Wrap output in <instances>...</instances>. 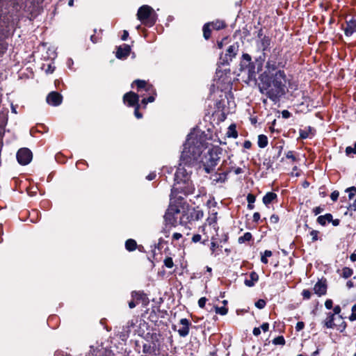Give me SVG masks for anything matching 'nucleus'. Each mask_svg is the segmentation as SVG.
Masks as SVG:
<instances>
[{"label": "nucleus", "mask_w": 356, "mask_h": 356, "mask_svg": "<svg viewBox=\"0 0 356 356\" xmlns=\"http://www.w3.org/2000/svg\"><path fill=\"white\" fill-rule=\"evenodd\" d=\"M204 148V139L202 134L191 133L188 135L186 142L181 155V163L175 174V184L171 190V196L178 193L184 195L193 194L195 186L191 180V166L198 161Z\"/></svg>", "instance_id": "obj_1"}, {"label": "nucleus", "mask_w": 356, "mask_h": 356, "mask_svg": "<svg viewBox=\"0 0 356 356\" xmlns=\"http://www.w3.org/2000/svg\"><path fill=\"white\" fill-rule=\"evenodd\" d=\"M27 0H0V22L33 21L42 10L44 0H33L29 7H24Z\"/></svg>", "instance_id": "obj_2"}, {"label": "nucleus", "mask_w": 356, "mask_h": 356, "mask_svg": "<svg viewBox=\"0 0 356 356\" xmlns=\"http://www.w3.org/2000/svg\"><path fill=\"white\" fill-rule=\"evenodd\" d=\"M262 81L267 84L266 94L268 98L276 102L284 93L286 75L284 71L277 70L270 76L262 78Z\"/></svg>", "instance_id": "obj_3"}, {"label": "nucleus", "mask_w": 356, "mask_h": 356, "mask_svg": "<svg viewBox=\"0 0 356 356\" xmlns=\"http://www.w3.org/2000/svg\"><path fill=\"white\" fill-rule=\"evenodd\" d=\"M220 150L218 147H213L209 149L202 157H199L197 162H200L204 166V169L207 173L212 172L213 168L218 164L220 160ZM201 156V155L200 156Z\"/></svg>", "instance_id": "obj_4"}, {"label": "nucleus", "mask_w": 356, "mask_h": 356, "mask_svg": "<svg viewBox=\"0 0 356 356\" xmlns=\"http://www.w3.org/2000/svg\"><path fill=\"white\" fill-rule=\"evenodd\" d=\"M13 29L9 24H0V56L7 50L8 44L5 39L11 34Z\"/></svg>", "instance_id": "obj_5"}, {"label": "nucleus", "mask_w": 356, "mask_h": 356, "mask_svg": "<svg viewBox=\"0 0 356 356\" xmlns=\"http://www.w3.org/2000/svg\"><path fill=\"white\" fill-rule=\"evenodd\" d=\"M241 70L242 72L246 74L249 78H252L256 74L255 66L251 63L250 56L247 54L243 55Z\"/></svg>", "instance_id": "obj_6"}, {"label": "nucleus", "mask_w": 356, "mask_h": 356, "mask_svg": "<svg viewBox=\"0 0 356 356\" xmlns=\"http://www.w3.org/2000/svg\"><path fill=\"white\" fill-rule=\"evenodd\" d=\"M17 159L21 165H27L32 159V152L28 148H22L17 153Z\"/></svg>", "instance_id": "obj_7"}, {"label": "nucleus", "mask_w": 356, "mask_h": 356, "mask_svg": "<svg viewBox=\"0 0 356 356\" xmlns=\"http://www.w3.org/2000/svg\"><path fill=\"white\" fill-rule=\"evenodd\" d=\"M238 47L239 46L236 42L229 45L226 49L225 57L223 58L221 57L220 58L223 60L224 63H228L229 61H232L233 58L237 54Z\"/></svg>", "instance_id": "obj_8"}, {"label": "nucleus", "mask_w": 356, "mask_h": 356, "mask_svg": "<svg viewBox=\"0 0 356 356\" xmlns=\"http://www.w3.org/2000/svg\"><path fill=\"white\" fill-rule=\"evenodd\" d=\"M278 64L276 62V56H271L270 59L266 63V71L264 73V77L270 76L272 74H274L277 71Z\"/></svg>", "instance_id": "obj_9"}, {"label": "nucleus", "mask_w": 356, "mask_h": 356, "mask_svg": "<svg viewBox=\"0 0 356 356\" xmlns=\"http://www.w3.org/2000/svg\"><path fill=\"white\" fill-rule=\"evenodd\" d=\"M47 102L53 106H59L62 103L63 97L57 92H51L47 97Z\"/></svg>", "instance_id": "obj_10"}, {"label": "nucleus", "mask_w": 356, "mask_h": 356, "mask_svg": "<svg viewBox=\"0 0 356 356\" xmlns=\"http://www.w3.org/2000/svg\"><path fill=\"white\" fill-rule=\"evenodd\" d=\"M152 11V8L147 5H143L139 8L137 17L138 19L140 21H143L145 19H149V15H151Z\"/></svg>", "instance_id": "obj_11"}, {"label": "nucleus", "mask_w": 356, "mask_h": 356, "mask_svg": "<svg viewBox=\"0 0 356 356\" xmlns=\"http://www.w3.org/2000/svg\"><path fill=\"white\" fill-rule=\"evenodd\" d=\"M138 95L133 92H127L123 97L124 102H127L129 106L138 105Z\"/></svg>", "instance_id": "obj_12"}, {"label": "nucleus", "mask_w": 356, "mask_h": 356, "mask_svg": "<svg viewBox=\"0 0 356 356\" xmlns=\"http://www.w3.org/2000/svg\"><path fill=\"white\" fill-rule=\"evenodd\" d=\"M179 323L182 327L178 330V333L180 337H185L189 334V326L191 323L186 318H181Z\"/></svg>", "instance_id": "obj_13"}, {"label": "nucleus", "mask_w": 356, "mask_h": 356, "mask_svg": "<svg viewBox=\"0 0 356 356\" xmlns=\"http://www.w3.org/2000/svg\"><path fill=\"white\" fill-rule=\"evenodd\" d=\"M314 291L316 294L321 296L322 295H325L327 291V285L325 280L318 281L314 286Z\"/></svg>", "instance_id": "obj_14"}, {"label": "nucleus", "mask_w": 356, "mask_h": 356, "mask_svg": "<svg viewBox=\"0 0 356 356\" xmlns=\"http://www.w3.org/2000/svg\"><path fill=\"white\" fill-rule=\"evenodd\" d=\"M131 48L129 45L124 44L123 47L120 46L118 48L116 52V57L118 58H126L129 56Z\"/></svg>", "instance_id": "obj_15"}, {"label": "nucleus", "mask_w": 356, "mask_h": 356, "mask_svg": "<svg viewBox=\"0 0 356 356\" xmlns=\"http://www.w3.org/2000/svg\"><path fill=\"white\" fill-rule=\"evenodd\" d=\"M259 280V275L257 273L252 271L250 274V280H245L244 284L248 287L253 286Z\"/></svg>", "instance_id": "obj_16"}, {"label": "nucleus", "mask_w": 356, "mask_h": 356, "mask_svg": "<svg viewBox=\"0 0 356 356\" xmlns=\"http://www.w3.org/2000/svg\"><path fill=\"white\" fill-rule=\"evenodd\" d=\"M299 133H300V138H301L302 139H305L312 136H314V129L311 127H308L304 129H300Z\"/></svg>", "instance_id": "obj_17"}, {"label": "nucleus", "mask_w": 356, "mask_h": 356, "mask_svg": "<svg viewBox=\"0 0 356 356\" xmlns=\"http://www.w3.org/2000/svg\"><path fill=\"white\" fill-rule=\"evenodd\" d=\"M164 219L168 225L175 226L177 224V217L171 214L170 212H168V211L165 213Z\"/></svg>", "instance_id": "obj_18"}, {"label": "nucleus", "mask_w": 356, "mask_h": 356, "mask_svg": "<svg viewBox=\"0 0 356 356\" xmlns=\"http://www.w3.org/2000/svg\"><path fill=\"white\" fill-rule=\"evenodd\" d=\"M277 194L273 192H268L263 197V202L265 205L270 204L277 198Z\"/></svg>", "instance_id": "obj_19"}, {"label": "nucleus", "mask_w": 356, "mask_h": 356, "mask_svg": "<svg viewBox=\"0 0 356 356\" xmlns=\"http://www.w3.org/2000/svg\"><path fill=\"white\" fill-rule=\"evenodd\" d=\"M343 29L346 36H350L356 31V24H346L345 27L343 26Z\"/></svg>", "instance_id": "obj_20"}, {"label": "nucleus", "mask_w": 356, "mask_h": 356, "mask_svg": "<svg viewBox=\"0 0 356 356\" xmlns=\"http://www.w3.org/2000/svg\"><path fill=\"white\" fill-rule=\"evenodd\" d=\"M270 45V39L268 37L264 35L262 38H261L259 47L263 51L267 50L269 48Z\"/></svg>", "instance_id": "obj_21"}, {"label": "nucleus", "mask_w": 356, "mask_h": 356, "mask_svg": "<svg viewBox=\"0 0 356 356\" xmlns=\"http://www.w3.org/2000/svg\"><path fill=\"white\" fill-rule=\"evenodd\" d=\"M214 24H205L203 26V35L206 40H208L211 36V32L213 29L211 26H213Z\"/></svg>", "instance_id": "obj_22"}, {"label": "nucleus", "mask_w": 356, "mask_h": 356, "mask_svg": "<svg viewBox=\"0 0 356 356\" xmlns=\"http://www.w3.org/2000/svg\"><path fill=\"white\" fill-rule=\"evenodd\" d=\"M334 315L332 313L327 314V317L325 320L324 325L327 328H332L334 326Z\"/></svg>", "instance_id": "obj_23"}, {"label": "nucleus", "mask_w": 356, "mask_h": 356, "mask_svg": "<svg viewBox=\"0 0 356 356\" xmlns=\"http://www.w3.org/2000/svg\"><path fill=\"white\" fill-rule=\"evenodd\" d=\"M332 220V214L327 213L324 216H320L317 218V222L321 225H325L327 222H330Z\"/></svg>", "instance_id": "obj_24"}, {"label": "nucleus", "mask_w": 356, "mask_h": 356, "mask_svg": "<svg viewBox=\"0 0 356 356\" xmlns=\"http://www.w3.org/2000/svg\"><path fill=\"white\" fill-rule=\"evenodd\" d=\"M136 242L134 239H128L125 243V248L128 251H134L136 248Z\"/></svg>", "instance_id": "obj_25"}, {"label": "nucleus", "mask_w": 356, "mask_h": 356, "mask_svg": "<svg viewBox=\"0 0 356 356\" xmlns=\"http://www.w3.org/2000/svg\"><path fill=\"white\" fill-rule=\"evenodd\" d=\"M268 145V138L265 135H259L258 137V145L261 148H264Z\"/></svg>", "instance_id": "obj_26"}, {"label": "nucleus", "mask_w": 356, "mask_h": 356, "mask_svg": "<svg viewBox=\"0 0 356 356\" xmlns=\"http://www.w3.org/2000/svg\"><path fill=\"white\" fill-rule=\"evenodd\" d=\"M252 238V234L250 232L245 233L242 236H240L238 239L239 243H243L245 241H249Z\"/></svg>", "instance_id": "obj_27"}, {"label": "nucleus", "mask_w": 356, "mask_h": 356, "mask_svg": "<svg viewBox=\"0 0 356 356\" xmlns=\"http://www.w3.org/2000/svg\"><path fill=\"white\" fill-rule=\"evenodd\" d=\"M353 275V270L350 268L345 267L342 269V277L345 279L350 277Z\"/></svg>", "instance_id": "obj_28"}, {"label": "nucleus", "mask_w": 356, "mask_h": 356, "mask_svg": "<svg viewBox=\"0 0 356 356\" xmlns=\"http://www.w3.org/2000/svg\"><path fill=\"white\" fill-rule=\"evenodd\" d=\"M345 192L348 193V198L351 200L356 194V187L352 186L346 189Z\"/></svg>", "instance_id": "obj_29"}, {"label": "nucleus", "mask_w": 356, "mask_h": 356, "mask_svg": "<svg viewBox=\"0 0 356 356\" xmlns=\"http://www.w3.org/2000/svg\"><path fill=\"white\" fill-rule=\"evenodd\" d=\"M227 134L229 137H233V138L237 137L238 134H237L236 131L235 130L234 125L229 126V131H227Z\"/></svg>", "instance_id": "obj_30"}, {"label": "nucleus", "mask_w": 356, "mask_h": 356, "mask_svg": "<svg viewBox=\"0 0 356 356\" xmlns=\"http://www.w3.org/2000/svg\"><path fill=\"white\" fill-rule=\"evenodd\" d=\"M167 211L168 212H170V213L174 215L175 216H176V215H177L180 213L179 209L177 206H175V205H170L168 207Z\"/></svg>", "instance_id": "obj_31"}, {"label": "nucleus", "mask_w": 356, "mask_h": 356, "mask_svg": "<svg viewBox=\"0 0 356 356\" xmlns=\"http://www.w3.org/2000/svg\"><path fill=\"white\" fill-rule=\"evenodd\" d=\"M216 215H217V211H215L214 210H213L211 216L208 217V218L207 219V220L209 225H212L216 222V219H217Z\"/></svg>", "instance_id": "obj_32"}, {"label": "nucleus", "mask_w": 356, "mask_h": 356, "mask_svg": "<svg viewBox=\"0 0 356 356\" xmlns=\"http://www.w3.org/2000/svg\"><path fill=\"white\" fill-rule=\"evenodd\" d=\"M204 213L202 210H197L193 212L192 214V218H193L195 220H198L203 218Z\"/></svg>", "instance_id": "obj_33"}, {"label": "nucleus", "mask_w": 356, "mask_h": 356, "mask_svg": "<svg viewBox=\"0 0 356 356\" xmlns=\"http://www.w3.org/2000/svg\"><path fill=\"white\" fill-rule=\"evenodd\" d=\"M273 343L275 345H284L285 339L282 336H279L273 340Z\"/></svg>", "instance_id": "obj_34"}, {"label": "nucleus", "mask_w": 356, "mask_h": 356, "mask_svg": "<svg viewBox=\"0 0 356 356\" xmlns=\"http://www.w3.org/2000/svg\"><path fill=\"white\" fill-rule=\"evenodd\" d=\"M214 308H215L216 313L219 314L220 315H225L228 311L225 307H219L216 306V307H214Z\"/></svg>", "instance_id": "obj_35"}, {"label": "nucleus", "mask_w": 356, "mask_h": 356, "mask_svg": "<svg viewBox=\"0 0 356 356\" xmlns=\"http://www.w3.org/2000/svg\"><path fill=\"white\" fill-rule=\"evenodd\" d=\"M164 264L168 268H172L174 265L172 259L171 257H166L164 259Z\"/></svg>", "instance_id": "obj_36"}, {"label": "nucleus", "mask_w": 356, "mask_h": 356, "mask_svg": "<svg viewBox=\"0 0 356 356\" xmlns=\"http://www.w3.org/2000/svg\"><path fill=\"white\" fill-rule=\"evenodd\" d=\"M350 321H356V304L352 307V314L349 316Z\"/></svg>", "instance_id": "obj_37"}, {"label": "nucleus", "mask_w": 356, "mask_h": 356, "mask_svg": "<svg viewBox=\"0 0 356 356\" xmlns=\"http://www.w3.org/2000/svg\"><path fill=\"white\" fill-rule=\"evenodd\" d=\"M346 153L347 155L350 154H356V143L354 144V147L348 146L346 148Z\"/></svg>", "instance_id": "obj_38"}, {"label": "nucleus", "mask_w": 356, "mask_h": 356, "mask_svg": "<svg viewBox=\"0 0 356 356\" xmlns=\"http://www.w3.org/2000/svg\"><path fill=\"white\" fill-rule=\"evenodd\" d=\"M255 306L258 308V309H263L264 308V307L266 306V302L264 300H262V299H259V300H257L256 302H255Z\"/></svg>", "instance_id": "obj_39"}, {"label": "nucleus", "mask_w": 356, "mask_h": 356, "mask_svg": "<svg viewBox=\"0 0 356 356\" xmlns=\"http://www.w3.org/2000/svg\"><path fill=\"white\" fill-rule=\"evenodd\" d=\"M138 88H144L146 86V82L143 80L137 79L134 81Z\"/></svg>", "instance_id": "obj_40"}, {"label": "nucleus", "mask_w": 356, "mask_h": 356, "mask_svg": "<svg viewBox=\"0 0 356 356\" xmlns=\"http://www.w3.org/2000/svg\"><path fill=\"white\" fill-rule=\"evenodd\" d=\"M149 19L151 21L150 22H155L158 19V15L153 9Z\"/></svg>", "instance_id": "obj_41"}, {"label": "nucleus", "mask_w": 356, "mask_h": 356, "mask_svg": "<svg viewBox=\"0 0 356 356\" xmlns=\"http://www.w3.org/2000/svg\"><path fill=\"white\" fill-rule=\"evenodd\" d=\"M302 296H303V298L305 299L308 300V299H309L311 298L312 293H311V292L309 290L305 289V290L302 291Z\"/></svg>", "instance_id": "obj_42"}, {"label": "nucleus", "mask_w": 356, "mask_h": 356, "mask_svg": "<svg viewBox=\"0 0 356 356\" xmlns=\"http://www.w3.org/2000/svg\"><path fill=\"white\" fill-rule=\"evenodd\" d=\"M339 195V193L337 191H333L330 195V198L332 201L335 202L337 200Z\"/></svg>", "instance_id": "obj_43"}, {"label": "nucleus", "mask_w": 356, "mask_h": 356, "mask_svg": "<svg viewBox=\"0 0 356 356\" xmlns=\"http://www.w3.org/2000/svg\"><path fill=\"white\" fill-rule=\"evenodd\" d=\"M211 27L213 29L218 31V30L224 29L225 27V24H214V25L211 26Z\"/></svg>", "instance_id": "obj_44"}, {"label": "nucleus", "mask_w": 356, "mask_h": 356, "mask_svg": "<svg viewBox=\"0 0 356 356\" xmlns=\"http://www.w3.org/2000/svg\"><path fill=\"white\" fill-rule=\"evenodd\" d=\"M278 221H279V217H278V216L273 214V215H272V216H270V223L276 224V223H277V222H278Z\"/></svg>", "instance_id": "obj_45"}, {"label": "nucleus", "mask_w": 356, "mask_h": 356, "mask_svg": "<svg viewBox=\"0 0 356 356\" xmlns=\"http://www.w3.org/2000/svg\"><path fill=\"white\" fill-rule=\"evenodd\" d=\"M318 232L316 231V230H312L311 232H310V235L312 236V241H316L318 240Z\"/></svg>", "instance_id": "obj_46"}, {"label": "nucleus", "mask_w": 356, "mask_h": 356, "mask_svg": "<svg viewBox=\"0 0 356 356\" xmlns=\"http://www.w3.org/2000/svg\"><path fill=\"white\" fill-rule=\"evenodd\" d=\"M247 201L250 204H254V202H255V196L251 193L248 194L247 196Z\"/></svg>", "instance_id": "obj_47"}, {"label": "nucleus", "mask_w": 356, "mask_h": 356, "mask_svg": "<svg viewBox=\"0 0 356 356\" xmlns=\"http://www.w3.org/2000/svg\"><path fill=\"white\" fill-rule=\"evenodd\" d=\"M6 124L5 115L3 113H0V128H2Z\"/></svg>", "instance_id": "obj_48"}, {"label": "nucleus", "mask_w": 356, "mask_h": 356, "mask_svg": "<svg viewBox=\"0 0 356 356\" xmlns=\"http://www.w3.org/2000/svg\"><path fill=\"white\" fill-rule=\"evenodd\" d=\"M305 327V323L302 321H299L297 323L296 325V330L297 331H300L302 330Z\"/></svg>", "instance_id": "obj_49"}, {"label": "nucleus", "mask_w": 356, "mask_h": 356, "mask_svg": "<svg viewBox=\"0 0 356 356\" xmlns=\"http://www.w3.org/2000/svg\"><path fill=\"white\" fill-rule=\"evenodd\" d=\"M206 302H207L206 298H201L198 300V305L200 306V307L203 308L205 306Z\"/></svg>", "instance_id": "obj_50"}, {"label": "nucleus", "mask_w": 356, "mask_h": 356, "mask_svg": "<svg viewBox=\"0 0 356 356\" xmlns=\"http://www.w3.org/2000/svg\"><path fill=\"white\" fill-rule=\"evenodd\" d=\"M323 211V209L321 207H316L313 209V213L315 216L322 213Z\"/></svg>", "instance_id": "obj_51"}, {"label": "nucleus", "mask_w": 356, "mask_h": 356, "mask_svg": "<svg viewBox=\"0 0 356 356\" xmlns=\"http://www.w3.org/2000/svg\"><path fill=\"white\" fill-rule=\"evenodd\" d=\"M332 305H333V302H332V300H327L325 302V307L327 309H330L332 308Z\"/></svg>", "instance_id": "obj_52"}, {"label": "nucleus", "mask_w": 356, "mask_h": 356, "mask_svg": "<svg viewBox=\"0 0 356 356\" xmlns=\"http://www.w3.org/2000/svg\"><path fill=\"white\" fill-rule=\"evenodd\" d=\"M201 238H202L201 235H200V234H195L192 237V241L193 243H197V242H199L201 240Z\"/></svg>", "instance_id": "obj_53"}, {"label": "nucleus", "mask_w": 356, "mask_h": 356, "mask_svg": "<svg viewBox=\"0 0 356 356\" xmlns=\"http://www.w3.org/2000/svg\"><path fill=\"white\" fill-rule=\"evenodd\" d=\"M286 157L287 159H292L293 161H295L296 160V157L295 156L293 155V152L292 151H289L286 154Z\"/></svg>", "instance_id": "obj_54"}, {"label": "nucleus", "mask_w": 356, "mask_h": 356, "mask_svg": "<svg viewBox=\"0 0 356 356\" xmlns=\"http://www.w3.org/2000/svg\"><path fill=\"white\" fill-rule=\"evenodd\" d=\"M154 101V97L153 96H150V97H148V98H147V99H145H145H143L142 100V102H143V104H147V103H148V102H153Z\"/></svg>", "instance_id": "obj_55"}, {"label": "nucleus", "mask_w": 356, "mask_h": 356, "mask_svg": "<svg viewBox=\"0 0 356 356\" xmlns=\"http://www.w3.org/2000/svg\"><path fill=\"white\" fill-rule=\"evenodd\" d=\"M282 115L284 118H289L291 116V113L287 110H284L282 112Z\"/></svg>", "instance_id": "obj_56"}, {"label": "nucleus", "mask_w": 356, "mask_h": 356, "mask_svg": "<svg viewBox=\"0 0 356 356\" xmlns=\"http://www.w3.org/2000/svg\"><path fill=\"white\" fill-rule=\"evenodd\" d=\"M138 107H139V106L137 105V106L135 109V111H134V114L137 118L140 119L142 118V114L138 111Z\"/></svg>", "instance_id": "obj_57"}, {"label": "nucleus", "mask_w": 356, "mask_h": 356, "mask_svg": "<svg viewBox=\"0 0 356 356\" xmlns=\"http://www.w3.org/2000/svg\"><path fill=\"white\" fill-rule=\"evenodd\" d=\"M341 307H340V306H339V305H337V306H335V307H334V309H333V312H334V314H334V315H335V314H340V312H341Z\"/></svg>", "instance_id": "obj_58"}, {"label": "nucleus", "mask_w": 356, "mask_h": 356, "mask_svg": "<svg viewBox=\"0 0 356 356\" xmlns=\"http://www.w3.org/2000/svg\"><path fill=\"white\" fill-rule=\"evenodd\" d=\"M261 328L264 332H267L269 328V324L268 323H264L261 325Z\"/></svg>", "instance_id": "obj_59"}, {"label": "nucleus", "mask_w": 356, "mask_h": 356, "mask_svg": "<svg viewBox=\"0 0 356 356\" xmlns=\"http://www.w3.org/2000/svg\"><path fill=\"white\" fill-rule=\"evenodd\" d=\"M182 237V235L180 233H174L172 235V239L177 241Z\"/></svg>", "instance_id": "obj_60"}, {"label": "nucleus", "mask_w": 356, "mask_h": 356, "mask_svg": "<svg viewBox=\"0 0 356 356\" xmlns=\"http://www.w3.org/2000/svg\"><path fill=\"white\" fill-rule=\"evenodd\" d=\"M348 209L351 211H356V199L351 204L349 205Z\"/></svg>", "instance_id": "obj_61"}, {"label": "nucleus", "mask_w": 356, "mask_h": 356, "mask_svg": "<svg viewBox=\"0 0 356 356\" xmlns=\"http://www.w3.org/2000/svg\"><path fill=\"white\" fill-rule=\"evenodd\" d=\"M260 219V214L258 212H255L253 214V221L258 222Z\"/></svg>", "instance_id": "obj_62"}, {"label": "nucleus", "mask_w": 356, "mask_h": 356, "mask_svg": "<svg viewBox=\"0 0 356 356\" xmlns=\"http://www.w3.org/2000/svg\"><path fill=\"white\" fill-rule=\"evenodd\" d=\"M252 333L254 336H259L261 334V330L259 327H254L253 329Z\"/></svg>", "instance_id": "obj_63"}, {"label": "nucleus", "mask_w": 356, "mask_h": 356, "mask_svg": "<svg viewBox=\"0 0 356 356\" xmlns=\"http://www.w3.org/2000/svg\"><path fill=\"white\" fill-rule=\"evenodd\" d=\"M251 145H252V143L249 140H246L243 143V147L245 149H250L251 147Z\"/></svg>", "instance_id": "obj_64"}]
</instances>
